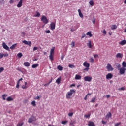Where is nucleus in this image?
Returning a JSON list of instances; mask_svg holds the SVG:
<instances>
[{
  "label": "nucleus",
  "instance_id": "obj_43",
  "mask_svg": "<svg viewBox=\"0 0 126 126\" xmlns=\"http://www.w3.org/2000/svg\"><path fill=\"white\" fill-rule=\"evenodd\" d=\"M4 56V54L3 53H0V59H2Z\"/></svg>",
  "mask_w": 126,
  "mask_h": 126
},
{
  "label": "nucleus",
  "instance_id": "obj_29",
  "mask_svg": "<svg viewBox=\"0 0 126 126\" xmlns=\"http://www.w3.org/2000/svg\"><path fill=\"white\" fill-rule=\"evenodd\" d=\"M39 66V64H34L32 65V68H36V67H38Z\"/></svg>",
  "mask_w": 126,
  "mask_h": 126
},
{
  "label": "nucleus",
  "instance_id": "obj_2",
  "mask_svg": "<svg viewBox=\"0 0 126 126\" xmlns=\"http://www.w3.org/2000/svg\"><path fill=\"white\" fill-rule=\"evenodd\" d=\"M75 93V91L74 90L71 89L70 91L68 92L67 94H66V98L67 99H71V96L73 94Z\"/></svg>",
  "mask_w": 126,
  "mask_h": 126
},
{
  "label": "nucleus",
  "instance_id": "obj_49",
  "mask_svg": "<svg viewBox=\"0 0 126 126\" xmlns=\"http://www.w3.org/2000/svg\"><path fill=\"white\" fill-rule=\"evenodd\" d=\"M94 57L95 59H97V58H99L98 55L97 54H94Z\"/></svg>",
  "mask_w": 126,
  "mask_h": 126
},
{
  "label": "nucleus",
  "instance_id": "obj_34",
  "mask_svg": "<svg viewBox=\"0 0 126 126\" xmlns=\"http://www.w3.org/2000/svg\"><path fill=\"white\" fill-rule=\"evenodd\" d=\"M17 57H18V58H19V59L21 58V57H22V53H19L17 54Z\"/></svg>",
  "mask_w": 126,
  "mask_h": 126
},
{
  "label": "nucleus",
  "instance_id": "obj_54",
  "mask_svg": "<svg viewBox=\"0 0 126 126\" xmlns=\"http://www.w3.org/2000/svg\"><path fill=\"white\" fill-rule=\"evenodd\" d=\"M4 57H8V53L4 54Z\"/></svg>",
  "mask_w": 126,
  "mask_h": 126
},
{
  "label": "nucleus",
  "instance_id": "obj_14",
  "mask_svg": "<svg viewBox=\"0 0 126 126\" xmlns=\"http://www.w3.org/2000/svg\"><path fill=\"white\" fill-rule=\"evenodd\" d=\"M112 117V115L111 114V113L110 112H108V113L107 114V115L105 116L106 119V120H109V119L110 118H111Z\"/></svg>",
  "mask_w": 126,
  "mask_h": 126
},
{
  "label": "nucleus",
  "instance_id": "obj_12",
  "mask_svg": "<svg viewBox=\"0 0 126 126\" xmlns=\"http://www.w3.org/2000/svg\"><path fill=\"white\" fill-rule=\"evenodd\" d=\"M113 77V75L111 73H108V74L106 75V79L109 80L112 79Z\"/></svg>",
  "mask_w": 126,
  "mask_h": 126
},
{
  "label": "nucleus",
  "instance_id": "obj_27",
  "mask_svg": "<svg viewBox=\"0 0 126 126\" xmlns=\"http://www.w3.org/2000/svg\"><path fill=\"white\" fill-rule=\"evenodd\" d=\"M7 102H10V101H13V98H11V97L9 96L6 99Z\"/></svg>",
  "mask_w": 126,
  "mask_h": 126
},
{
  "label": "nucleus",
  "instance_id": "obj_58",
  "mask_svg": "<svg viewBox=\"0 0 126 126\" xmlns=\"http://www.w3.org/2000/svg\"><path fill=\"white\" fill-rule=\"evenodd\" d=\"M106 97L107 98H109L110 97V95L108 94V95H106Z\"/></svg>",
  "mask_w": 126,
  "mask_h": 126
},
{
  "label": "nucleus",
  "instance_id": "obj_4",
  "mask_svg": "<svg viewBox=\"0 0 126 126\" xmlns=\"http://www.w3.org/2000/svg\"><path fill=\"white\" fill-rule=\"evenodd\" d=\"M41 20L43 23H45V24H47V23H48V19H47V17L45 16H42Z\"/></svg>",
  "mask_w": 126,
  "mask_h": 126
},
{
  "label": "nucleus",
  "instance_id": "obj_28",
  "mask_svg": "<svg viewBox=\"0 0 126 126\" xmlns=\"http://www.w3.org/2000/svg\"><path fill=\"white\" fill-rule=\"evenodd\" d=\"M111 28L112 30H114V29H116L117 27L116 26V25H113L111 26Z\"/></svg>",
  "mask_w": 126,
  "mask_h": 126
},
{
  "label": "nucleus",
  "instance_id": "obj_8",
  "mask_svg": "<svg viewBox=\"0 0 126 126\" xmlns=\"http://www.w3.org/2000/svg\"><path fill=\"white\" fill-rule=\"evenodd\" d=\"M50 29H51V30H54V29H56V23L52 22L51 23Z\"/></svg>",
  "mask_w": 126,
  "mask_h": 126
},
{
  "label": "nucleus",
  "instance_id": "obj_26",
  "mask_svg": "<svg viewBox=\"0 0 126 126\" xmlns=\"http://www.w3.org/2000/svg\"><path fill=\"white\" fill-rule=\"evenodd\" d=\"M116 58H122L123 57V54H122L121 53H118L116 56Z\"/></svg>",
  "mask_w": 126,
  "mask_h": 126
},
{
  "label": "nucleus",
  "instance_id": "obj_51",
  "mask_svg": "<svg viewBox=\"0 0 126 126\" xmlns=\"http://www.w3.org/2000/svg\"><path fill=\"white\" fill-rule=\"evenodd\" d=\"M34 100H39V99H40V96H37V97H34Z\"/></svg>",
  "mask_w": 126,
  "mask_h": 126
},
{
  "label": "nucleus",
  "instance_id": "obj_57",
  "mask_svg": "<svg viewBox=\"0 0 126 126\" xmlns=\"http://www.w3.org/2000/svg\"><path fill=\"white\" fill-rule=\"evenodd\" d=\"M85 36H86V34H83V35H82V37H81V39H83V38H85Z\"/></svg>",
  "mask_w": 126,
  "mask_h": 126
},
{
  "label": "nucleus",
  "instance_id": "obj_9",
  "mask_svg": "<svg viewBox=\"0 0 126 126\" xmlns=\"http://www.w3.org/2000/svg\"><path fill=\"white\" fill-rule=\"evenodd\" d=\"M119 70L120 71V74L123 75L125 73V71H126V68L122 67L120 69H119Z\"/></svg>",
  "mask_w": 126,
  "mask_h": 126
},
{
  "label": "nucleus",
  "instance_id": "obj_42",
  "mask_svg": "<svg viewBox=\"0 0 126 126\" xmlns=\"http://www.w3.org/2000/svg\"><path fill=\"white\" fill-rule=\"evenodd\" d=\"M3 70H4V68H3V67H0V73H1V72H2Z\"/></svg>",
  "mask_w": 126,
  "mask_h": 126
},
{
  "label": "nucleus",
  "instance_id": "obj_18",
  "mask_svg": "<svg viewBox=\"0 0 126 126\" xmlns=\"http://www.w3.org/2000/svg\"><path fill=\"white\" fill-rule=\"evenodd\" d=\"M88 126H95V125L93 122L89 121L88 122Z\"/></svg>",
  "mask_w": 126,
  "mask_h": 126
},
{
  "label": "nucleus",
  "instance_id": "obj_3",
  "mask_svg": "<svg viewBox=\"0 0 126 126\" xmlns=\"http://www.w3.org/2000/svg\"><path fill=\"white\" fill-rule=\"evenodd\" d=\"M83 65L85 66V67H86L84 69V71L88 72L89 71V67L90 66V64L89 63H88L87 61H85L83 63Z\"/></svg>",
  "mask_w": 126,
  "mask_h": 126
},
{
  "label": "nucleus",
  "instance_id": "obj_25",
  "mask_svg": "<svg viewBox=\"0 0 126 126\" xmlns=\"http://www.w3.org/2000/svg\"><path fill=\"white\" fill-rule=\"evenodd\" d=\"M81 78V77L80 75L76 74L75 75V80H80Z\"/></svg>",
  "mask_w": 126,
  "mask_h": 126
},
{
  "label": "nucleus",
  "instance_id": "obj_64",
  "mask_svg": "<svg viewBox=\"0 0 126 126\" xmlns=\"http://www.w3.org/2000/svg\"><path fill=\"white\" fill-rule=\"evenodd\" d=\"M71 32H74L75 31V30L74 29H71Z\"/></svg>",
  "mask_w": 126,
  "mask_h": 126
},
{
  "label": "nucleus",
  "instance_id": "obj_53",
  "mask_svg": "<svg viewBox=\"0 0 126 126\" xmlns=\"http://www.w3.org/2000/svg\"><path fill=\"white\" fill-rule=\"evenodd\" d=\"M37 50H38V47H34L33 48V51H37Z\"/></svg>",
  "mask_w": 126,
  "mask_h": 126
},
{
  "label": "nucleus",
  "instance_id": "obj_19",
  "mask_svg": "<svg viewBox=\"0 0 126 126\" xmlns=\"http://www.w3.org/2000/svg\"><path fill=\"white\" fill-rule=\"evenodd\" d=\"M28 86H27V82H25V85L22 86V88L23 89H26Z\"/></svg>",
  "mask_w": 126,
  "mask_h": 126
},
{
  "label": "nucleus",
  "instance_id": "obj_38",
  "mask_svg": "<svg viewBox=\"0 0 126 126\" xmlns=\"http://www.w3.org/2000/svg\"><path fill=\"white\" fill-rule=\"evenodd\" d=\"M5 2L4 0H0V4H4Z\"/></svg>",
  "mask_w": 126,
  "mask_h": 126
},
{
  "label": "nucleus",
  "instance_id": "obj_41",
  "mask_svg": "<svg viewBox=\"0 0 126 126\" xmlns=\"http://www.w3.org/2000/svg\"><path fill=\"white\" fill-rule=\"evenodd\" d=\"M71 46L72 48H74L75 47V42L74 41H72L71 43Z\"/></svg>",
  "mask_w": 126,
  "mask_h": 126
},
{
  "label": "nucleus",
  "instance_id": "obj_46",
  "mask_svg": "<svg viewBox=\"0 0 126 126\" xmlns=\"http://www.w3.org/2000/svg\"><path fill=\"white\" fill-rule=\"evenodd\" d=\"M95 101V98H93L92 100L91 101V103H94Z\"/></svg>",
  "mask_w": 126,
  "mask_h": 126
},
{
  "label": "nucleus",
  "instance_id": "obj_11",
  "mask_svg": "<svg viewBox=\"0 0 126 126\" xmlns=\"http://www.w3.org/2000/svg\"><path fill=\"white\" fill-rule=\"evenodd\" d=\"M106 68L108 71H112L113 70V68H112V66L110 65V64L109 63L107 64Z\"/></svg>",
  "mask_w": 126,
  "mask_h": 126
},
{
  "label": "nucleus",
  "instance_id": "obj_21",
  "mask_svg": "<svg viewBox=\"0 0 126 126\" xmlns=\"http://www.w3.org/2000/svg\"><path fill=\"white\" fill-rule=\"evenodd\" d=\"M24 65L25 66H27V67H28V66H30V63H29V62H24Z\"/></svg>",
  "mask_w": 126,
  "mask_h": 126
},
{
  "label": "nucleus",
  "instance_id": "obj_37",
  "mask_svg": "<svg viewBox=\"0 0 126 126\" xmlns=\"http://www.w3.org/2000/svg\"><path fill=\"white\" fill-rule=\"evenodd\" d=\"M67 122H68L67 121H63L61 122V124L62 125H65L67 123Z\"/></svg>",
  "mask_w": 126,
  "mask_h": 126
},
{
  "label": "nucleus",
  "instance_id": "obj_47",
  "mask_svg": "<svg viewBox=\"0 0 126 126\" xmlns=\"http://www.w3.org/2000/svg\"><path fill=\"white\" fill-rule=\"evenodd\" d=\"M90 63H94V60L93 58V57L90 58Z\"/></svg>",
  "mask_w": 126,
  "mask_h": 126
},
{
  "label": "nucleus",
  "instance_id": "obj_55",
  "mask_svg": "<svg viewBox=\"0 0 126 126\" xmlns=\"http://www.w3.org/2000/svg\"><path fill=\"white\" fill-rule=\"evenodd\" d=\"M102 33H103V34H105V35H106V31L105 30H104Z\"/></svg>",
  "mask_w": 126,
  "mask_h": 126
},
{
  "label": "nucleus",
  "instance_id": "obj_40",
  "mask_svg": "<svg viewBox=\"0 0 126 126\" xmlns=\"http://www.w3.org/2000/svg\"><path fill=\"white\" fill-rule=\"evenodd\" d=\"M118 90L119 91H125V87H121L120 88H119Z\"/></svg>",
  "mask_w": 126,
  "mask_h": 126
},
{
  "label": "nucleus",
  "instance_id": "obj_15",
  "mask_svg": "<svg viewBox=\"0 0 126 126\" xmlns=\"http://www.w3.org/2000/svg\"><path fill=\"white\" fill-rule=\"evenodd\" d=\"M23 80V79L22 78H20V79H19L17 82V85H16V88H19V82H20V81Z\"/></svg>",
  "mask_w": 126,
  "mask_h": 126
},
{
  "label": "nucleus",
  "instance_id": "obj_13",
  "mask_svg": "<svg viewBox=\"0 0 126 126\" xmlns=\"http://www.w3.org/2000/svg\"><path fill=\"white\" fill-rule=\"evenodd\" d=\"M23 3V0H20L18 4L17 5V7L20 8L22 6V3Z\"/></svg>",
  "mask_w": 126,
  "mask_h": 126
},
{
  "label": "nucleus",
  "instance_id": "obj_63",
  "mask_svg": "<svg viewBox=\"0 0 126 126\" xmlns=\"http://www.w3.org/2000/svg\"><path fill=\"white\" fill-rule=\"evenodd\" d=\"M63 58H64L63 56H61V59L62 61H63Z\"/></svg>",
  "mask_w": 126,
  "mask_h": 126
},
{
  "label": "nucleus",
  "instance_id": "obj_20",
  "mask_svg": "<svg viewBox=\"0 0 126 126\" xmlns=\"http://www.w3.org/2000/svg\"><path fill=\"white\" fill-rule=\"evenodd\" d=\"M17 44H13L11 47H10V49L11 50H14L15 48H16Z\"/></svg>",
  "mask_w": 126,
  "mask_h": 126
},
{
  "label": "nucleus",
  "instance_id": "obj_39",
  "mask_svg": "<svg viewBox=\"0 0 126 126\" xmlns=\"http://www.w3.org/2000/svg\"><path fill=\"white\" fill-rule=\"evenodd\" d=\"M89 4H90L91 6H93V5H94L93 0H90V2H89Z\"/></svg>",
  "mask_w": 126,
  "mask_h": 126
},
{
  "label": "nucleus",
  "instance_id": "obj_10",
  "mask_svg": "<svg viewBox=\"0 0 126 126\" xmlns=\"http://www.w3.org/2000/svg\"><path fill=\"white\" fill-rule=\"evenodd\" d=\"M2 47L5 50H6L8 51H10V50H9V47H8V46L6 45V44H5V42H3L2 43Z\"/></svg>",
  "mask_w": 126,
  "mask_h": 126
},
{
  "label": "nucleus",
  "instance_id": "obj_35",
  "mask_svg": "<svg viewBox=\"0 0 126 126\" xmlns=\"http://www.w3.org/2000/svg\"><path fill=\"white\" fill-rule=\"evenodd\" d=\"M40 15H41L40 13H39V12H36V14L35 15V17H40Z\"/></svg>",
  "mask_w": 126,
  "mask_h": 126
},
{
  "label": "nucleus",
  "instance_id": "obj_59",
  "mask_svg": "<svg viewBox=\"0 0 126 126\" xmlns=\"http://www.w3.org/2000/svg\"><path fill=\"white\" fill-rule=\"evenodd\" d=\"M75 86V84H71V85H70V87H74Z\"/></svg>",
  "mask_w": 126,
  "mask_h": 126
},
{
  "label": "nucleus",
  "instance_id": "obj_22",
  "mask_svg": "<svg viewBox=\"0 0 126 126\" xmlns=\"http://www.w3.org/2000/svg\"><path fill=\"white\" fill-rule=\"evenodd\" d=\"M62 80V78L61 77H60L59 78H58L56 81V83H57L58 84H60L61 83V80Z\"/></svg>",
  "mask_w": 126,
  "mask_h": 126
},
{
  "label": "nucleus",
  "instance_id": "obj_24",
  "mask_svg": "<svg viewBox=\"0 0 126 126\" xmlns=\"http://www.w3.org/2000/svg\"><path fill=\"white\" fill-rule=\"evenodd\" d=\"M6 97H7V94H2V99L3 100V101H5V100H6V99L5 98Z\"/></svg>",
  "mask_w": 126,
  "mask_h": 126
},
{
  "label": "nucleus",
  "instance_id": "obj_16",
  "mask_svg": "<svg viewBox=\"0 0 126 126\" xmlns=\"http://www.w3.org/2000/svg\"><path fill=\"white\" fill-rule=\"evenodd\" d=\"M91 43H92L91 41L89 40L88 43H87V47H88L89 49H91V48H92V45H91Z\"/></svg>",
  "mask_w": 126,
  "mask_h": 126
},
{
  "label": "nucleus",
  "instance_id": "obj_48",
  "mask_svg": "<svg viewBox=\"0 0 126 126\" xmlns=\"http://www.w3.org/2000/svg\"><path fill=\"white\" fill-rule=\"evenodd\" d=\"M90 116V114L85 115L84 117L86 118H89Z\"/></svg>",
  "mask_w": 126,
  "mask_h": 126
},
{
  "label": "nucleus",
  "instance_id": "obj_5",
  "mask_svg": "<svg viewBox=\"0 0 126 126\" xmlns=\"http://www.w3.org/2000/svg\"><path fill=\"white\" fill-rule=\"evenodd\" d=\"M84 80L85 82H90L92 80V76H86L84 78Z\"/></svg>",
  "mask_w": 126,
  "mask_h": 126
},
{
  "label": "nucleus",
  "instance_id": "obj_30",
  "mask_svg": "<svg viewBox=\"0 0 126 126\" xmlns=\"http://www.w3.org/2000/svg\"><path fill=\"white\" fill-rule=\"evenodd\" d=\"M57 69L59 70V71H62L63 70V67L61 65H58L57 66Z\"/></svg>",
  "mask_w": 126,
  "mask_h": 126
},
{
  "label": "nucleus",
  "instance_id": "obj_56",
  "mask_svg": "<svg viewBox=\"0 0 126 126\" xmlns=\"http://www.w3.org/2000/svg\"><path fill=\"white\" fill-rule=\"evenodd\" d=\"M102 124H106V122L104 121H102Z\"/></svg>",
  "mask_w": 126,
  "mask_h": 126
},
{
  "label": "nucleus",
  "instance_id": "obj_36",
  "mask_svg": "<svg viewBox=\"0 0 126 126\" xmlns=\"http://www.w3.org/2000/svg\"><path fill=\"white\" fill-rule=\"evenodd\" d=\"M75 124V121H71V122L70 123V125L74 126V124Z\"/></svg>",
  "mask_w": 126,
  "mask_h": 126
},
{
  "label": "nucleus",
  "instance_id": "obj_61",
  "mask_svg": "<svg viewBox=\"0 0 126 126\" xmlns=\"http://www.w3.org/2000/svg\"><path fill=\"white\" fill-rule=\"evenodd\" d=\"M117 67H118V69L121 68V65H120V64H119V65H118Z\"/></svg>",
  "mask_w": 126,
  "mask_h": 126
},
{
  "label": "nucleus",
  "instance_id": "obj_52",
  "mask_svg": "<svg viewBox=\"0 0 126 126\" xmlns=\"http://www.w3.org/2000/svg\"><path fill=\"white\" fill-rule=\"evenodd\" d=\"M121 124V122L116 123L115 126H119Z\"/></svg>",
  "mask_w": 126,
  "mask_h": 126
},
{
  "label": "nucleus",
  "instance_id": "obj_31",
  "mask_svg": "<svg viewBox=\"0 0 126 126\" xmlns=\"http://www.w3.org/2000/svg\"><path fill=\"white\" fill-rule=\"evenodd\" d=\"M31 104L33 106V107H36V101H35V100L32 101Z\"/></svg>",
  "mask_w": 126,
  "mask_h": 126
},
{
  "label": "nucleus",
  "instance_id": "obj_7",
  "mask_svg": "<svg viewBox=\"0 0 126 126\" xmlns=\"http://www.w3.org/2000/svg\"><path fill=\"white\" fill-rule=\"evenodd\" d=\"M35 121H36V118L34 116H32L29 118L28 123H32V122H35Z\"/></svg>",
  "mask_w": 126,
  "mask_h": 126
},
{
  "label": "nucleus",
  "instance_id": "obj_60",
  "mask_svg": "<svg viewBox=\"0 0 126 126\" xmlns=\"http://www.w3.org/2000/svg\"><path fill=\"white\" fill-rule=\"evenodd\" d=\"M92 22L94 24H95V19H94L93 20H92Z\"/></svg>",
  "mask_w": 126,
  "mask_h": 126
},
{
  "label": "nucleus",
  "instance_id": "obj_62",
  "mask_svg": "<svg viewBox=\"0 0 126 126\" xmlns=\"http://www.w3.org/2000/svg\"><path fill=\"white\" fill-rule=\"evenodd\" d=\"M10 3H13V0H10Z\"/></svg>",
  "mask_w": 126,
  "mask_h": 126
},
{
  "label": "nucleus",
  "instance_id": "obj_23",
  "mask_svg": "<svg viewBox=\"0 0 126 126\" xmlns=\"http://www.w3.org/2000/svg\"><path fill=\"white\" fill-rule=\"evenodd\" d=\"M78 13H79V16H80L81 18H83V15L82 13H81V10H80V9H78Z\"/></svg>",
  "mask_w": 126,
  "mask_h": 126
},
{
  "label": "nucleus",
  "instance_id": "obj_32",
  "mask_svg": "<svg viewBox=\"0 0 126 126\" xmlns=\"http://www.w3.org/2000/svg\"><path fill=\"white\" fill-rule=\"evenodd\" d=\"M86 35L87 36H89L90 37H92L93 35L91 34V32H89L87 33Z\"/></svg>",
  "mask_w": 126,
  "mask_h": 126
},
{
  "label": "nucleus",
  "instance_id": "obj_50",
  "mask_svg": "<svg viewBox=\"0 0 126 126\" xmlns=\"http://www.w3.org/2000/svg\"><path fill=\"white\" fill-rule=\"evenodd\" d=\"M23 125V123H19L17 125V126H22Z\"/></svg>",
  "mask_w": 126,
  "mask_h": 126
},
{
  "label": "nucleus",
  "instance_id": "obj_45",
  "mask_svg": "<svg viewBox=\"0 0 126 126\" xmlns=\"http://www.w3.org/2000/svg\"><path fill=\"white\" fill-rule=\"evenodd\" d=\"M69 67H70V68H73V67H75V66L72 64H69L68 65Z\"/></svg>",
  "mask_w": 126,
  "mask_h": 126
},
{
  "label": "nucleus",
  "instance_id": "obj_1",
  "mask_svg": "<svg viewBox=\"0 0 126 126\" xmlns=\"http://www.w3.org/2000/svg\"><path fill=\"white\" fill-rule=\"evenodd\" d=\"M55 55V47H53L50 51L49 59L52 61H54V56Z\"/></svg>",
  "mask_w": 126,
  "mask_h": 126
},
{
  "label": "nucleus",
  "instance_id": "obj_33",
  "mask_svg": "<svg viewBox=\"0 0 126 126\" xmlns=\"http://www.w3.org/2000/svg\"><path fill=\"white\" fill-rule=\"evenodd\" d=\"M122 65H123V67L124 68H125V67H126V62H123V63H122Z\"/></svg>",
  "mask_w": 126,
  "mask_h": 126
},
{
  "label": "nucleus",
  "instance_id": "obj_6",
  "mask_svg": "<svg viewBox=\"0 0 126 126\" xmlns=\"http://www.w3.org/2000/svg\"><path fill=\"white\" fill-rule=\"evenodd\" d=\"M22 43L24 44V45H27V46L29 47H31V45L32 44V42L31 41H27L26 40L23 41Z\"/></svg>",
  "mask_w": 126,
  "mask_h": 126
},
{
  "label": "nucleus",
  "instance_id": "obj_44",
  "mask_svg": "<svg viewBox=\"0 0 126 126\" xmlns=\"http://www.w3.org/2000/svg\"><path fill=\"white\" fill-rule=\"evenodd\" d=\"M73 115V112H70L68 113V115L69 117H72Z\"/></svg>",
  "mask_w": 126,
  "mask_h": 126
},
{
  "label": "nucleus",
  "instance_id": "obj_17",
  "mask_svg": "<svg viewBox=\"0 0 126 126\" xmlns=\"http://www.w3.org/2000/svg\"><path fill=\"white\" fill-rule=\"evenodd\" d=\"M126 40H122L121 42H119V44L121 45V46H124V45H126Z\"/></svg>",
  "mask_w": 126,
  "mask_h": 126
}]
</instances>
